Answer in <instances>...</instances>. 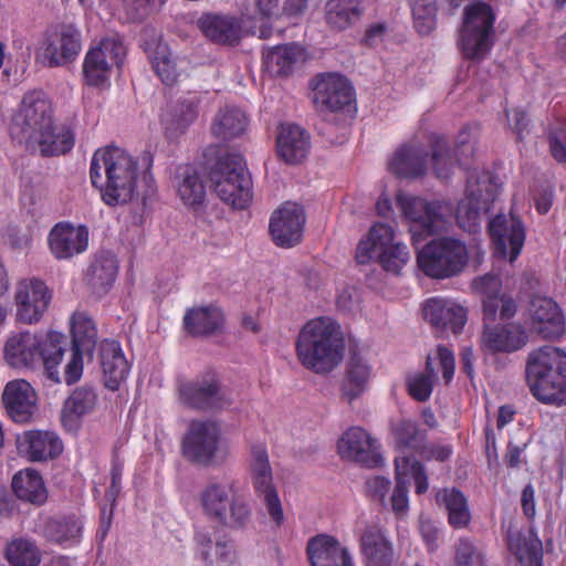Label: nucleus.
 I'll return each mask as SVG.
<instances>
[{
	"label": "nucleus",
	"instance_id": "nucleus-1",
	"mask_svg": "<svg viewBox=\"0 0 566 566\" xmlns=\"http://www.w3.org/2000/svg\"><path fill=\"white\" fill-rule=\"evenodd\" d=\"M145 171L142 178L143 190L137 180L136 160L117 147L97 149L91 160L90 178L92 185L99 190L103 201L108 206L124 205L135 196L143 201L155 191L154 179L149 174L153 155L144 151L140 156Z\"/></svg>",
	"mask_w": 566,
	"mask_h": 566
},
{
	"label": "nucleus",
	"instance_id": "nucleus-2",
	"mask_svg": "<svg viewBox=\"0 0 566 566\" xmlns=\"http://www.w3.org/2000/svg\"><path fill=\"white\" fill-rule=\"evenodd\" d=\"M344 348L339 325L327 317L307 322L296 340L300 363L316 374L331 373L340 363Z\"/></svg>",
	"mask_w": 566,
	"mask_h": 566
},
{
	"label": "nucleus",
	"instance_id": "nucleus-3",
	"mask_svg": "<svg viewBox=\"0 0 566 566\" xmlns=\"http://www.w3.org/2000/svg\"><path fill=\"white\" fill-rule=\"evenodd\" d=\"M531 394L541 402L566 403V353L544 346L528 354L525 368Z\"/></svg>",
	"mask_w": 566,
	"mask_h": 566
},
{
	"label": "nucleus",
	"instance_id": "nucleus-4",
	"mask_svg": "<svg viewBox=\"0 0 566 566\" xmlns=\"http://www.w3.org/2000/svg\"><path fill=\"white\" fill-rule=\"evenodd\" d=\"M235 482L226 484L210 481L199 493V502L209 521L232 528L244 530L252 520L250 503L234 492Z\"/></svg>",
	"mask_w": 566,
	"mask_h": 566
},
{
	"label": "nucleus",
	"instance_id": "nucleus-5",
	"mask_svg": "<svg viewBox=\"0 0 566 566\" xmlns=\"http://www.w3.org/2000/svg\"><path fill=\"white\" fill-rule=\"evenodd\" d=\"M209 179L217 196L235 209H244L252 199V179L240 154L220 156L210 167Z\"/></svg>",
	"mask_w": 566,
	"mask_h": 566
},
{
	"label": "nucleus",
	"instance_id": "nucleus-6",
	"mask_svg": "<svg viewBox=\"0 0 566 566\" xmlns=\"http://www.w3.org/2000/svg\"><path fill=\"white\" fill-rule=\"evenodd\" d=\"M495 19L486 2H472L464 8L458 42L464 59L474 62L485 59L494 44Z\"/></svg>",
	"mask_w": 566,
	"mask_h": 566
},
{
	"label": "nucleus",
	"instance_id": "nucleus-7",
	"mask_svg": "<svg viewBox=\"0 0 566 566\" xmlns=\"http://www.w3.org/2000/svg\"><path fill=\"white\" fill-rule=\"evenodd\" d=\"M53 123V109L50 101L41 91L28 92L13 115L10 136L19 144L34 147L38 138L48 136Z\"/></svg>",
	"mask_w": 566,
	"mask_h": 566
},
{
	"label": "nucleus",
	"instance_id": "nucleus-8",
	"mask_svg": "<svg viewBox=\"0 0 566 566\" xmlns=\"http://www.w3.org/2000/svg\"><path fill=\"white\" fill-rule=\"evenodd\" d=\"M415 247L419 269L432 279L455 276L468 263L465 244L453 238L433 239L421 249Z\"/></svg>",
	"mask_w": 566,
	"mask_h": 566
},
{
	"label": "nucleus",
	"instance_id": "nucleus-9",
	"mask_svg": "<svg viewBox=\"0 0 566 566\" xmlns=\"http://www.w3.org/2000/svg\"><path fill=\"white\" fill-rule=\"evenodd\" d=\"M394 229L385 223L374 224L366 239H363L356 250V260L366 264L377 258L382 269L398 274L409 260L406 245L394 243Z\"/></svg>",
	"mask_w": 566,
	"mask_h": 566
},
{
	"label": "nucleus",
	"instance_id": "nucleus-10",
	"mask_svg": "<svg viewBox=\"0 0 566 566\" xmlns=\"http://www.w3.org/2000/svg\"><path fill=\"white\" fill-rule=\"evenodd\" d=\"M496 186L488 172H470L467 179V196L457 208V221L464 231L475 233L482 217L489 212L496 198Z\"/></svg>",
	"mask_w": 566,
	"mask_h": 566
},
{
	"label": "nucleus",
	"instance_id": "nucleus-11",
	"mask_svg": "<svg viewBox=\"0 0 566 566\" xmlns=\"http://www.w3.org/2000/svg\"><path fill=\"white\" fill-rule=\"evenodd\" d=\"M177 395L182 406L202 412L221 410L231 405L218 375L211 370L192 380L180 381Z\"/></svg>",
	"mask_w": 566,
	"mask_h": 566
},
{
	"label": "nucleus",
	"instance_id": "nucleus-12",
	"mask_svg": "<svg viewBox=\"0 0 566 566\" xmlns=\"http://www.w3.org/2000/svg\"><path fill=\"white\" fill-rule=\"evenodd\" d=\"M184 457L198 465L209 467L217 459L224 460L221 449V429L212 420H192L182 438Z\"/></svg>",
	"mask_w": 566,
	"mask_h": 566
},
{
	"label": "nucleus",
	"instance_id": "nucleus-13",
	"mask_svg": "<svg viewBox=\"0 0 566 566\" xmlns=\"http://www.w3.org/2000/svg\"><path fill=\"white\" fill-rule=\"evenodd\" d=\"M397 206L411 223L413 245L419 243L421 235H432L444 229V216L449 209L439 201L429 202L420 197L398 193Z\"/></svg>",
	"mask_w": 566,
	"mask_h": 566
},
{
	"label": "nucleus",
	"instance_id": "nucleus-14",
	"mask_svg": "<svg viewBox=\"0 0 566 566\" xmlns=\"http://www.w3.org/2000/svg\"><path fill=\"white\" fill-rule=\"evenodd\" d=\"M72 354L64 368V381L73 385L83 374V357L90 359L97 343V328L93 319L83 312H75L71 317Z\"/></svg>",
	"mask_w": 566,
	"mask_h": 566
},
{
	"label": "nucleus",
	"instance_id": "nucleus-15",
	"mask_svg": "<svg viewBox=\"0 0 566 566\" xmlns=\"http://www.w3.org/2000/svg\"><path fill=\"white\" fill-rule=\"evenodd\" d=\"M126 55V49L116 36L105 38L91 49L84 60L83 74L91 86H102L108 78L113 65L120 66Z\"/></svg>",
	"mask_w": 566,
	"mask_h": 566
},
{
	"label": "nucleus",
	"instance_id": "nucleus-16",
	"mask_svg": "<svg viewBox=\"0 0 566 566\" xmlns=\"http://www.w3.org/2000/svg\"><path fill=\"white\" fill-rule=\"evenodd\" d=\"M250 472L255 492L263 495V503L271 520L281 526L284 514L277 492L273 486L272 469L269 462L268 451L263 446H253L251 449Z\"/></svg>",
	"mask_w": 566,
	"mask_h": 566
},
{
	"label": "nucleus",
	"instance_id": "nucleus-17",
	"mask_svg": "<svg viewBox=\"0 0 566 566\" xmlns=\"http://www.w3.org/2000/svg\"><path fill=\"white\" fill-rule=\"evenodd\" d=\"M14 297L18 319L25 324H34L46 312L52 293L43 281L29 277L18 282Z\"/></svg>",
	"mask_w": 566,
	"mask_h": 566
},
{
	"label": "nucleus",
	"instance_id": "nucleus-18",
	"mask_svg": "<svg viewBox=\"0 0 566 566\" xmlns=\"http://www.w3.org/2000/svg\"><path fill=\"white\" fill-rule=\"evenodd\" d=\"M313 102L318 111H343L355 102L348 80L337 73L319 74L313 85Z\"/></svg>",
	"mask_w": 566,
	"mask_h": 566
},
{
	"label": "nucleus",
	"instance_id": "nucleus-19",
	"mask_svg": "<svg viewBox=\"0 0 566 566\" xmlns=\"http://www.w3.org/2000/svg\"><path fill=\"white\" fill-rule=\"evenodd\" d=\"M489 232L495 253L512 263L520 255L525 241L523 222L513 214H496L489 222Z\"/></svg>",
	"mask_w": 566,
	"mask_h": 566
},
{
	"label": "nucleus",
	"instance_id": "nucleus-20",
	"mask_svg": "<svg viewBox=\"0 0 566 566\" xmlns=\"http://www.w3.org/2000/svg\"><path fill=\"white\" fill-rule=\"evenodd\" d=\"M304 223V208L298 203L285 202L273 212L269 230L277 247L291 248L301 242Z\"/></svg>",
	"mask_w": 566,
	"mask_h": 566
},
{
	"label": "nucleus",
	"instance_id": "nucleus-21",
	"mask_svg": "<svg viewBox=\"0 0 566 566\" xmlns=\"http://www.w3.org/2000/svg\"><path fill=\"white\" fill-rule=\"evenodd\" d=\"M17 449L32 462H46L63 452V442L54 431L28 430L18 436Z\"/></svg>",
	"mask_w": 566,
	"mask_h": 566
},
{
	"label": "nucleus",
	"instance_id": "nucleus-22",
	"mask_svg": "<svg viewBox=\"0 0 566 566\" xmlns=\"http://www.w3.org/2000/svg\"><path fill=\"white\" fill-rule=\"evenodd\" d=\"M338 453L343 459L356 461L365 467L375 468L382 462L376 442L360 427L348 429L338 441Z\"/></svg>",
	"mask_w": 566,
	"mask_h": 566
},
{
	"label": "nucleus",
	"instance_id": "nucleus-23",
	"mask_svg": "<svg viewBox=\"0 0 566 566\" xmlns=\"http://www.w3.org/2000/svg\"><path fill=\"white\" fill-rule=\"evenodd\" d=\"M528 342V333L521 323L484 325L481 344L490 353H514Z\"/></svg>",
	"mask_w": 566,
	"mask_h": 566
},
{
	"label": "nucleus",
	"instance_id": "nucleus-24",
	"mask_svg": "<svg viewBox=\"0 0 566 566\" xmlns=\"http://www.w3.org/2000/svg\"><path fill=\"white\" fill-rule=\"evenodd\" d=\"M49 247L57 260H67L84 252L88 244L85 226L75 227L69 222L56 223L49 233Z\"/></svg>",
	"mask_w": 566,
	"mask_h": 566
},
{
	"label": "nucleus",
	"instance_id": "nucleus-25",
	"mask_svg": "<svg viewBox=\"0 0 566 566\" xmlns=\"http://www.w3.org/2000/svg\"><path fill=\"white\" fill-rule=\"evenodd\" d=\"M532 328L546 339H557L565 332L564 316L549 297L534 296L530 303Z\"/></svg>",
	"mask_w": 566,
	"mask_h": 566
},
{
	"label": "nucleus",
	"instance_id": "nucleus-26",
	"mask_svg": "<svg viewBox=\"0 0 566 566\" xmlns=\"http://www.w3.org/2000/svg\"><path fill=\"white\" fill-rule=\"evenodd\" d=\"M359 548L366 566H391L394 546L387 530L378 524H369L359 536Z\"/></svg>",
	"mask_w": 566,
	"mask_h": 566
},
{
	"label": "nucleus",
	"instance_id": "nucleus-27",
	"mask_svg": "<svg viewBox=\"0 0 566 566\" xmlns=\"http://www.w3.org/2000/svg\"><path fill=\"white\" fill-rule=\"evenodd\" d=\"M311 566H354L347 547L328 534H317L311 537L306 545Z\"/></svg>",
	"mask_w": 566,
	"mask_h": 566
},
{
	"label": "nucleus",
	"instance_id": "nucleus-28",
	"mask_svg": "<svg viewBox=\"0 0 566 566\" xmlns=\"http://www.w3.org/2000/svg\"><path fill=\"white\" fill-rule=\"evenodd\" d=\"M39 335L29 331L11 334L3 347V357L13 368L34 369L39 366Z\"/></svg>",
	"mask_w": 566,
	"mask_h": 566
},
{
	"label": "nucleus",
	"instance_id": "nucleus-29",
	"mask_svg": "<svg viewBox=\"0 0 566 566\" xmlns=\"http://www.w3.org/2000/svg\"><path fill=\"white\" fill-rule=\"evenodd\" d=\"M2 401L15 422L28 421L36 409V394L23 379L12 380L6 385Z\"/></svg>",
	"mask_w": 566,
	"mask_h": 566
},
{
	"label": "nucleus",
	"instance_id": "nucleus-30",
	"mask_svg": "<svg viewBox=\"0 0 566 566\" xmlns=\"http://www.w3.org/2000/svg\"><path fill=\"white\" fill-rule=\"evenodd\" d=\"M80 50V31L72 24H63L48 40L45 57L49 60V66H60L73 61Z\"/></svg>",
	"mask_w": 566,
	"mask_h": 566
},
{
	"label": "nucleus",
	"instance_id": "nucleus-31",
	"mask_svg": "<svg viewBox=\"0 0 566 566\" xmlns=\"http://www.w3.org/2000/svg\"><path fill=\"white\" fill-rule=\"evenodd\" d=\"M198 27L217 44L234 46L243 36L241 21L232 15L206 13L198 20Z\"/></svg>",
	"mask_w": 566,
	"mask_h": 566
},
{
	"label": "nucleus",
	"instance_id": "nucleus-32",
	"mask_svg": "<svg viewBox=\"0 0 566 566\" xmlns=\"http://www.w3.org/2000/svg\"><path fill=\"white\" fill-rule=\"evenodd\" d=\"M423 313L431 325L441 331H451L453 334L460 333L467 322L464 307L450 300H428Z\"/></svg>",
	"mask_w": 566,
	"mask_h": 566
},
{
	"label": "nucleus",
	"instance_id": "nucleus-33",
	"mask_svg": "<svg viewBox=\"0 0 566 566\" xmlns=\"http://www.w3.org/2000/svg\"><path fill=\"white\" fill-rule=\"evenodd\" d=\"M99 361L105 386L113 391L117 390L129 373L119 343L104 339L99 345Z\"/></svg>",
	"mask_w": 566,
	"mask_h": 566
},
{
	"label": "nucleus",
	"instance_id": "nucleus-34",
	"mask_svg": "<svg viewBox=\"0 0 566 566\" xmlns=\"http://www.w3.org/2000/svg\"><path fill=\"white\" fill-rule=\"evenodd\" d=\"M311 147L310 135L300 126L284 124L280 126L276 137L277 155L287 164L302 163Z\"/></svg>",
	"mask_w": 566,
	"mask_h": 566
},
{
	"label": "nucleus",
	"instance_id": "nucleus-35",
	"mask_svg": "<svg viewBox=\"0 0 566 566\" xmlns=\"http://www.w3.org/2000/svg\"><path fill=\"white\" fill-rule=\"evenodd\" d=\"M83 523L76 515L46 518L41 527V535L51 544L67 548L81 542Z\"/></svg>",
	"mask_w": 566,
	"mask_h": 566
},
{
	"label": "nucleus",
	"instance_id": "nucleus-36",
	"mask_svg": "<svg viewBox=\"0 0 566 566\" xmlns=\"http://www.w3.org/2000/svg\"><path fill=\"white\" fill-rule=\"evenodd\" d=\"M428 151L421 145H402L388 163L390 172L399 178L422 177L427 170Z\"/></svg>",
	"mask_w": 566,
	"mask_h": 566
},
{
	"label": "nucleus",
	"instance_id": "nucleus-37",
	"mask_svg": "<svg viewBox=\"0 0 566 566\" xmlns=\"http://www.w3.org/2000/svg\"><path fill=\"white\" fill-rule=\"evenodd\" d=\"M117 271V260L113 253L96 254L86 272V283L92 293L98 297L105 295L114 284Z\"/></svg>",
	"mask_w": 566,
	"mask_h": 566
},
{
	"label": "nucleus",
	"instance_id": "nucleus-38",
	"mask_svg": "<svg viewBox=\"0 0 566 566\" xmlns=\"http://www.w3.org/2000/svg\"><path fill=\"white\" fill-rule=\"evenodd\" d=\"M224 322L222 311L214 306L189 308L184 316V327L192 336H210L218 333Z\"/></svg>",
	"mask_w": 566,
	"mask_h": 566
},
{
	"label": "nucleus",
	"instance_id": "nucleus-39",
	"mask_svg": "<svg viewBox=\"0 0 566 566\" xmlns=\"http://www.w3.org/2000/svg\"><path fill=\"white\" fill-rule=\"evenodd\" d=\"M96 403L97 395L92 387H77L64 402L61 417L63 426L69 430H75L80 419L92 412Z\"/></svg>",
	"mask_w": 566,
	"mask_h": 566
},
{
	"label": "nucleus",
	"instance_id": "nucleus-40",
	"mask_svg": "<svg viewBox=\"0 0 566 566\" xmlns=\"http://www.w3.org/2000/svg\"><path fill=\"white\" fill-rule=\"evenodd\" d=\"M436 503L448 514V522L454 528H464L471 522L468 499L457 488H443L436 493Z\"/></svg>",
	"mask_w": 566,
	"mask_h": 566
},
{
	"label": "nucleus",
	"instance_id": "nucleus-41",
	"mask_svg": "<svg viewBox=\"0 0 566 566\" xmlns=\"http://www.w3.org/2000/svg\"><path fill=\"white\" fill-rule=\"evenodd\" d=\"M509 548L524 566H542L543 545L535 532L512 531L507 533Z\"/></svg>",
	"mask_w": 566,
	"mask_h": 566
},
{
	"label": "nucleus",
	"instance_id": "nucleus-42",
	"mask_svg": "<svg viewBox=\"0 0 566 566\" xmlns=\"http://www.w3.org/2000/svg\"><path fill=\"white\" fill-rule=\"evenodd\" d=\"M198 104L197 98L179 99L164 116L163 124L165 126V136L169 140H177L196 120L198 116Z\"/></svg>",
	"mask_w": 566,
	"mask_h": 566
},
{
	"label": "nucleus",
	"instance_id": "nucleus-43",
	"mask_svg": "<svg viewBox=\"0 0 566 566\" xmlns=\"http://www.w3.org/2000/svg\"><path fill=\"white\" fill-rule=\"evenodd\" d=\"M364 0H328L325 4L327 24L337 31L356 25L364 14Z\"/></svg>",
	"mask_w": 566,
	"mask_h": 566
},
{
	"label": "nucleus",
	"instance_id": "nucleus-44",
	"mask_svg": "<svg viewBox=\"0 0 566 566\" xmlns=\"http://www.w3.org/2000/svg\"><path fill=\"white\" fill-rule=\"evenodd\" d=\"M41 346H39V366L42 365L49 379L54 382H61L57 366L61 364L66 338L62 333L50 332L45 336H39Z\"/></svg>",
	"mask_w": 566,
	"mask_h": 566
},
{
	"label": "nucleus",
	"instance_id": "nucleus-45",
	"mask_svg": "<svg viewBox=\"0 0 566 566\" xmlns=\"http://www.w3.org/2000/svg\"><path fill=\"white\" fill-rule=\"evenodd\" d=\"M371 375L370 366L358 354L349 357L346 368V377L342 385V397L349 403L358 398L367 387Z\"/></svg>",
	"mask_w": 566,
	"mask_h": 566
},
{
	"label": "nucleus",
	"instance_id": "nucleus-46",
	"mask_svg": "<svg viewBox=\"0 0 566 566\" xmlns=\"http://www.w3.org/2000/svg\"><path fill=\"white\" fill-rule=\"evenodd\" d=\"M248 127V117L238 107L226 106L216 114L211 133L223 140H230L242 135Z\"/></svg>",
	"mask_w": 566,
	"mask_h": 566
},
{
	"label": "nucleus",
	"instance_id": "nucleus-47",
	"mask_svg": "<svg viewBox=\"0 0 566 566\" xmlns=\"http://www.w3.org/2000/svg\"><path fill=\"white\" fill-rule=\"evenodd\" d=\"M390 430L396 448L400 452L408 451L419 454L423 443L427 442V430L421 429L415 420L401 419L392 422Z\"/></svg>",
	"mask_w": 566,
	"mask_h": 566
},
{
	"label": "nucleus",
	"instance_id": "nucleus-48",
	"mask_svg": "<svg viewBox=\"0 0 566 566\" xmlns=\"http://www.w3.org/2000/svg\"><path fill=\"white\" fill-rule=\"evenodd\" d=\"M12 489L19 499L34 504H42L46 500L44 482L34 469L15 473L12 479Z\"/></svg>",
	"mask_w": 566,
	"mask_h": 566
},
{
	"label": "nucleus",
	"instance_id": "nucleus-49",
	"mask_svg": "<svg viewBox=\"0 0 566 566\" xmlns=\"http://www.w3.org/2000/svg\"><path fill=\"white\" fill-rule=\"evenodd\" d=\"M254 6L261 19L276 21L303 15L307 9V0H254Z\"/></svg>",
	"mask_w": 566,
	"mask_h": 566
},
{
	"label": "nucleus",
	"instance_id": "nucleus-50",
	"mask_svg": "<svg viewBox=\"0 0 566 566\" xmlns=\"http://www.w3.org/2000/svg\"><path fill=\"white\" fill-rule=\"evenodd\" d=\"M48 132V136L38 138L34 143V146L39 147V150L43 156L63 155L73 148L74 134L70 127L65 125L55 126L53 122Z\"/></svg>",
	"mask_w": 566,
	"mask_h": 566
},
{
	"label": "nucleus",
	"instance_id": "nucleus-51",
	"mask_svg": "<svg viewBox=\"0 0 566 566\" xmlns=\"http://www.w3.org/2000/svg\"><path fill=\"white\" fill-rule=\"evenodd\" d=\"M300 56L301 49L296 44L276 45L264 53V64L272 74L285 76L292 72Z\"/></svg>",
	"mask_w": 566,
	"mask_h": 566
},
{
	"label": "nucleus",
	"instance_id": "nucleus-52",
	"mask_svg": "<svg viewBox=\"0 0 566 566\" xmlns=\"http://www.w3.org/2000/svg\"><path fill=\"white\" fill-rule=\"evenodd\" d=\"M41 557L35 542L27 538L13 539L6 547V558L12 566H38Z\"/></svg>",
	"mask_w": 566,
	"mask_h": 566
},
{
	"label": "nucleus",
	"instance_id": "nucleus-53",
	"mask_svg": "<svg viewBox=\"0 0 566 566\" xmlns=\"http://www.w3.org/2000/svg\"><path fill=\"white\" fill-rule=\"evenodd\" d=\"M483 319L494 322L499 316L505 321L515 316L517 312V303L512 295L502 292L499 295L489 296L482 300Z\"/></svg>",
	"mask_w": 566,
	"mask_h": 566
},
{
	"label": "nucleus",
	"instance_id": "nucleus-54",
	"mask_svg": "<svg viewBox=\"0 0 566 566\" xmlns=\"http://www.w3.org/2000/svg\"><path fill=\"white\" fill-rule=\"evenodd\" d=\"M413 25L420 35L430 34L437 27V0H410Z\"/></svg>",
	"mask_w": 566,
	"mask_h": 566
},
{
	"label": "nucleus",
	"instance_id": "nucleus-55",
	"mask_svg": "<svg viewBox=\"0 0 566 566\" xmlns=\"http://www.w3.org/2000/svg\"><path fill=\"white\" fill-rule=\"evenodd\" d=\"M431 163L434 175L439 179H447L451 175L457 160V153L450 149L444 138H438L432 145Z\"/></svg>",
	"mask_w": 566,
	"mask_h": 566
},
{
	"label": "nucleus",
	"instance_id": "nucleus-56",
	"mask_svg": "<svg viewBox=\"0 0 566 566\" xmlns=\"http://www.w3.org/2000/svg\"><path fill=\"white\" fill-rule=\"evenodd\" d=\"M396 474L407 479L410 474L416 483V493L423 494L428 491V476L422 463L412 457L402 455L395 459Z\"/></svg>",
	"mask_w": 566,
	"mask_h": 566
},
{
	"label": "nucleus",
	"instance_id": "nucleus-57",
	"mask_svg": "<svg viewBox=\"0 0 566 566\" xmlns=\"http://www.w3.org/2000/svg\"><path fill=\"white\" fill-rule=\"evenodd\" d=\"M178 192L185 205L193 208L201 207L206 198V187L196 171L184 175Z\"/></svg>",
	"mask_w": 566,
	"mask_h": 566
},
{
	"label": "nucleus",
	"instance_id": "nucleus-58",
	"mask_svg": "<svg viewBox=\"0 0 566 566\" xmlns=\"http://www.w3.org/2000/svg\"><path fill=\"white\" fill-rule=\"evenodd\" d=\"M454 566H486L484 552L470 539L461 538L455 545Z\"/></svg>",
	"mask_w": 566,
	"mask_h": 566
},
{
	"label": "nucleus",
	"instance_id": "nucleus-59",
	"mask_svg": "<svg viewBox=\"0 0 566 566\" xmlns=\"http://www.w3.org/2000/svg\"><path fill=\"white\" fill-rule=\"evenodd\" d=\"M476 143V128L471 126L463 127L455 139L454 153L460 166H467L468 160L474 155Z\"/></svg>",
	"mask_w": 566,
	"mask_h": 566
},
{
	"label": "nucleus",
	"instance_id": "nucleus-60",
	"mask_svg": "<svg viewBox=\"0 0 566 566\" xmlns=\"http://www.w3.org/2000/svg\"><path fill=\"white\" fill-rule=\"evenodd\" d=\"M151 63L156 74L164 84L170 86L176 83L178 77L177 69L170 55L167 54L166 48L159 46L157 49Z\"/></svg>",
	"mask_w": 566,
	"mask_h": 566
},
{
	"label": "nucleus",
	"instance_id": "nucleus-61",
	"mask_svg": "<svg viewBox=\"0 0 566 566\" xmlns=\"http://www.w3.org/2000/svg\"><path fill=\"white\" fill-rule=\"evenodd\" d=\"M166 0H123V7L130 21H142L159 10Z\"/></svg>",
	"mask_w": 566,
	"mask_h": 566
},
{
	"label": "nucleus",
	"instance_id": "nucleus-62",
	"mask_svg": "<svg viewBox=\"0 0 566 566\" xmlns=\"http://www.w3.org/2000/svg\"><path fill=\"white\" fill-rule=\"evenodd\" d=\"M549 149L558 163H566V122H555L548 130Z\"/></svg>",
	"mask_w": 566,
	"mask_h": 566
},
{
	"label": "nucleus",
	"instance_id": "nucleus-63",
	"mask_svg": "<svg viewBox=\"0 0 566 566\" xmlns=\"http://www.w3.org/2000/svg\"><path fill=\"white\" fill-rule=\"evenodd\" d=\"M434 381L430 377L416 375L407 380L408 392L417 401H427L432 392Z\"/></svg>",
	"mask_w": 566,
	"mask_h": 566
},
{
	"label": "nucleus",
	"instance_id": "nucleus-64",
	"mask_svg": "<svg viewBox=\"0 0 566 566\" xmlns=\"http://www.w3.org/2000/svg\"><path fill=\"white\" fill-rule=\"evenodd\" d=\"M501 279L496 274H485L484 276L474 279L473 286L483 294V298L492 295L501 294Z\"/></svg>",
	"mask_w": 566,
	"mask_h": 566
}]
</instances>
